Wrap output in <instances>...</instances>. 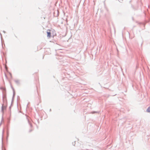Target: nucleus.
Segmentation results:
<instances>
[{"mask_svg":"<svg viewBox=\"0 0 150 150\" xmlns=\"http://www.w3.org/2000/svg\"><path fill=\"white\" fill-rule=\"evenodd\" d=\"M7 105V103L6 102V104L4 105H3L2 106V109L4 110L6 109Z\"/></svg>","mask_w":150,"mask_h":150,"instance_id":"obj_2","label":"nucleus"},{"mask_svg":"<svg viewBox=\"0 0 150 150\" xmlns=\"http://www.w3.org/2000/svg\"><path fill=\"white\" fill-rule=\"evenodd\" d=\"M47 36L48 38H50L51 37V33L50 32V30H48L47 32Z\"/></svg>","mask_w":150,"mask_h":150,"instance_id":"obj_1","label":"nucleus"},{"mask_svg":"<svg viewBox=\"0 0 150 150\" xmlns=\"http://www.w3.org/2000/svg\"><path fill=\"white\" fill-rule=\"evenodd\" d=\"M146 111L148 112H150V106L147 109Z\"/></svg>","mask_w":150,"mask_h":150,"instance_id":"obj_3","label":"nucleus"}]
</instances>
